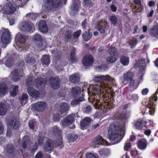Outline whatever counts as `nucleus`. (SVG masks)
Instances as JSON below:
<instances>
[{
	"label": "nucleus",
	"mask_w": 158,
	"mask_h": 158,
	"mask_svg": "<svg viewBox=\"0 0 158 158\" xmlns=\"http://www.w3.org/2000/svg\"><path fill=\"white\" fill-rule=\"evenodd\" d=\"M18 90V86L17 85H12L10 88V94L12 96H15L17 95Z\"/></svg>",
	"instance_id": "nucleus-41"
},
{
	"label": "nucleus",
	"mask_w": 158,
	"mask_h": 158,
	"mask_svg": "<svg viewBox=\"0 0 158 158\" xmlns=\"http://www.w3.org/2000/svg\"><path fill=\"white\" fill-rule=\"evenodd\" d=\"M104 141V139L100 135H98L94 139L93 143L95 144H99Z\"/></svg>",
	"instance_id": "nucleus-47"
},
{
	"label": "nucleus",
	"mask_w": 158,
	"mask_h": 158,
	"mask_svg": "<svg viewBox=\"0 0 158 158\" xmlns=\"http://www.w3.org/2000/svg\"><path fill=\"white\" fill-rule=\"evenodd\" d=\"M130 82L128 86L130 88H132V91L136 89L137 87V86L135 85V81L134 79L129 81Z\"/></svg>",
	"instance_id": "nucleus-51"
},
{
	"label": "nucleus",
	"mask_w": 158,
	"mask_h": 158,
	"mask_svg": "<svg viewBox=\"0 0 158 158\" xmlns=\"http://www.w3.org/2000/svg\"><path fill=\"white\" fill-rule=\"evenodd\" d=\"M33 39L36 45L39 47H40L43 45L42 42L43 39L40 35L36 34L33 37Z\"/></svg>",
	"instance_id": "nucleus-21"
},
{
	"label": "nucleus",
	"mask_w": 158,
	"mask_h": 158,
	"mask_svg": "<svg viewBox=\"0 0 158 158\" xmlns=\"http://www.w3.org/2000/svg\"><path fill=\"white\" fill-rule=\"evenodd\" d=\"M27 16L32 20H34L36 18V15L34 13H29L27 14Z\"/></svg>",
	"instance_id": "nucleus-58"
},
{
	"label": "nucleus",
	"mask_w": 158,
	"mask_h": 158,
	"mask_svg": "<svg viewBox=\"0 0 158 158\" xmlns=\"http://www.w3.org/2000/svg\"><path fill=\"white\" fill-rule=\"evenodd\" d=\"M92 35L89 31H85L82 34V37L84 41H87L90 40L92 37Z\"/></svg>",
	"instance_id": "nucleus-35"
},
{
	"label": "nucleus",
	"mask_w": 158,
	"mask_h": 158,
	"mask_svg": "<svg viewBox=\"0 0 158 158\" xmlns=\"http://www.w3.org/2000/svg\"><path fill=\"white\" fill-rule=\"evenodd\" d=\"M138 99L139 96L137 94H133L131 95V98L130 99L135 101H138Z\"/></svg>",
	"instance_id": "nucleus-60"
},
{
	"label": "nucleus",
	"mask_w": 158,
	"mask_h": 158,
	"mask_svg": "<svg viewBox=\"0 0 158 158\" xmlns=\"http://www.w3.org/2000/svg\"><path fill=\"white\" fill-rule=\"evenodd\" d=\"M72 31H67L65 34V39L67 42H70L72 40Z\"/></svg>",
	"instance_id": "nucleus-40"
},
{
	"label": "nucleus",
	"mask_w": 158,
	"mask_h": 158,
	"mask_svg": "<svg viewBox=\"0 0 158 158\" xmlns=\"http://www.w3.org/2000/svg\"><path fill=\"white\" fill-rule=\"evenodd\" d=\"M87 21L86 19L84 20L82 23L81 26L83 29L85 30L87 25Z\"/></svg>",
	"instance_id": "nucleus-63"
},
{
	"label": "nucleus",
	"mask_w": 158,
	"mask_h": 158,
	"mask_svg": "<svg viewBox=\"0 0 158 158\" xmlns=\"http://www.w3.org/2000/svg\"><path fill=\"white\" fill-rule=\"evenodd\" d=\"M131 146V144L130 143H125L124 147V149L126 151L128 150Z\"/></svg>",
	"instance_id": "nucleus-61"
},
{
	"label": "nucleus",
	"mask_w": 158,
	"mask_h": 158,
	"mask_svg": "<svg viewBox=\"0 0 158 158\" xmlns=\"http://www.w3.org/2000/svg\"><path fill=\"white\" fill-rule=\"evenodd\" d=\"M115 56H108L106 59V60L108 63H112L115 62L117 60Z\"/></svg>",
	"instance_id": "nucleus-52"
},
{
	"label": "nucleus",
	"mask_w": 158,
	"mask_h": 158,
	"mask_svg": "<svg viewBox=\"0 0 158 158\" xmlns=\"http://www.w3.org/2000/svg\"><path fill=\"white\" fill-rule=\"evenodd\" d=\"M69 109V106L66 103L64 102L60 106V118H63L66 115Z\"/></svg>",
	"instance_id": "nucleus-15"
},
{
	"label": "nucleus",
	"mask_w": 158,
	"mask_h": 158,
	"mask_svg": "<svg viewBox=\"0 0 158 158\" xmlns=\"http://www.w3.org/2000/svg\"><path fill=\"white\" fill-rule=\"evenodd\" d=\"M148 144V142L146 139H141L138 141L137 145L139 149L144 150L146 149Z\"/></svg>",
	"instance_id": "nucleus-18"
},
{
	"label": "nucleus",
	"mask_w": 158,
	"mask_h": 158,
	"mask_svg": "<svg viewBox=\"0 0 158 158\" xmlns=\"http://www.w3.org/2000/svg\"><path fill=\"white\" fill-rule=\"evenodd\" d=\"M19 28L20 30L24 32H28L35 29L33 24H29L26 22H23L21 23L19 26Z\"/></svg>",
	"instance_id": "nucleus-9"
},
{
	"label": "nucleus",
	"mask_w": 158,
	"mask_h": 158,
	"mask_svg": "<svg viewBox=\"0 0 158 158\" xmlns=\"http://www.w3.org/2000/svg\"><path fill=\"white\" fill-rule=\"evenodd\" d=\"M108 52L111 56H117L118 55V52L115 47L111 45L108 48Z\"/></svg>",
	"instance_id": "nucleus-34"
},
{
	"label": "nucleus",
	"mask_w": 158,
	"mask_h": 158,
	"mask_svg": "<svg viewBox=\"0 0 158 158\" xmlns=\"http://www.w3.org/2000/svg\"><path fill=\"white\" fill-rule=\"evenodd\" d=\"M86 156L87 158H96V156L92 153H87Z\"/></svg>",
	"instance_id": "nucleus-59"
},
{
	"label": "nucleus",
	"mask_w": 158,
	"mask_h": 158,
	"mask_svg": "<svg viewBox=\"0 0 158 158\" xmlns=\"http://www.w3.org/2000/svg\"><path fill=\"white\" fill-rule=\"evenodd\" d=\"M85 100L84 96L79 97V98L75 99H73L71 102V105L72 107H75L77 106L80 105L81 102L84 101Z\"/></svg>",
	"instance_id": "nucleus-26"
},
{
	"label": "nucleus",
	"mask_w": 158,
	"mask_h": 158,
	"mask_svg": "<svg viewBox=\"0 0 158 158\" xmlns=\"http://www.w3.org/2000/svg\"><path fill=\"white\" fill-rule=\"evenodd\" d=\"M7 148V152L9 153H12L15 151V149L12 145H8Z\"/></svg>",
	"instance_id": "nucleus-55"
},
{
	"label": "nucleus",
	"mask_w": 158,
	"mask_h": 158,
	"mask_svg": "<svg viewBox=\"0 0 158 158\" xmlns=\"http://www.w3.org/2000/svg\"><path fill=\"white\" fill-rule=\"evenodd\" d=\"M129 44L131 48H133L136 45L137 43V40H132L129 42Z\"/></svg>",
	"instance_id": "nucleus-54"
},
{
	"label": "nucleus",
	"mask_w": 158,
	"mask_h": 158,
	"mask_svg": "<svg viewBox=\"0 0 158 158\" xmlns=\"http://www.w3.org/2000/svg\"><path fill=\"white\" fill-rule=\"evenodd\" d=\"M55 142L52 141L51 140L49 139L46 141L44 145V150L49 153L51 152L54 147H58L59 144L55 145Z\"/></svg>",
	"instance_id": "nucleus-8"
},
{
	"label": "nucleus",
	"mask_w": 158,
	"mask_h": 158,
	"mask_svg": "<svg viewBox=\"0 0 158 158\" xmlns=\"http://www.w3.org/2000/svg\"><path fill=\"white\" fill-rule=\"evenodd\" d=\"M144 125L143 121L142 119H138L135 123V126L136 129H141Z\"/></svg>",
	"instance_id": "nucleus-43"
},
{
	"label": "nucleus",
	"mask_w": 158,
	"mask_h": 158,
	"mask_svg": "<svg viewBox=\"0 0 158 158\" xmlns=\"http://www.w3.org/2000/svg\"><path fill=\"white\" fill-rule=\"evenodd\" d=\"M92 110V107L89 105L87 106L84 109V111L87 114H89Z\"/></svg>",
	"instance_id": "nucleus-57"
},
{
	"label": "nucleus",
	"mask_w": 158,
	"mask_h": 158,
	"mask_svg": "<svg viewBox=\"0 0 158 158\" xmlns=\"http://www.w3.org/2000/svg\"><path fill=\"white\" fill-rule=\"evenodd\" d=\"M28 98V95L26 94L23 93L19 97V98L21 101H23L27 99Z\"/></svg>",
	"instance_id": "nucleus-56"
},
{
	"label": "nucleus",
	"mask_w": 158,
	"mask_h": 158,
	"mask_svg": "<svg viewBox=\"0 0 158 158\" xmlns=\"http://www.w3.org/2000/svg\"><path fill=\"white\" fill-rule=\"evenodd\" d=\"M68 139L69 142H74L78 138V135H77L69 134L68 135Z\"/></svg>",
	"instance_id": "nucleus-48"
},
{
	"label": "nucleus",
	"mask_w": 158,
	"mask_h": 158,
	"mask_svg": "<svg viewBox=\"0 0 158 158\" xmlns=\"http://www.w3.org/2000/svg\"><path fill=\"white\" fill-rule=\"evenodd\" d=\"M92 119L90 117H85L80 122V126L83 129H86L90 126Z\"/></svg>",
	"instance_id": "nucleus-19"
},
{
	"label": "nucleus",
	"mask_w": 158,
	"mask_h": 158,
	"mask_svg": "<svg viewBox=\"0 0 158 158\" xmlns=\"http://www.w3.org/2000/svg\"><path fill=\"white\" fill-rule=\"evenodd\" d=\"M108 66L106 64H101L97 67L96 68V70L98 72L105 71L107 70Z\"/></svg>",
	"instance_id": "nucleus-45"
},
{
	"label": "nucleus",
	"mask_w": 158,
	"mask_h": 158,
	"mask_svg": "<svg viewBox=\"0 0 158 158\" xmlns=\"http://www.w3.org/2000/svg\"><path fill=\"white\" fill-rule=\"evenodd\" d=\"M70 58L72 63H74L77 62L78 59L76 56V50L74 48L71 51L70 53Z\"/></svg>",
	"instance_id": "nucleus-29"
},
{
	"label": "nucleus",
	"mask_w": 158,
	"mask_h": 158,
	"mask_svg": "<svg viewBox=\"0 0 158 158\" xmlns=\"http://www.w3.org/2000/svg\"><path fill=\"white\" fill-rule=\"evenodd\" d=\"M59 4V0H46L43 5V6L49 9L52 7H57Z\"/></svg>",
	"instance_id": "nucleus-11"
},
{
	"label": "nucleus",
	"mask_w": 158,
	"mask_h": 158,
	"mask_svg": "<svg viewBox=\"0 0 158 158\" xmlns=\"http://www.w3.org/2000/svg\"><path fill=\"white\" fill-rule=\"evenodd\" d=\"M10 77L12 80L14 81H18L20 79V77L18 70H14L11 73Z\"/></svg>",
	"instance_id": "nucleus-31"
},
{
	"label": "nucleus",
	"mask_w": 158,
	"mask_h": 158,
	"mask_svg": "<svg viewBox=\"0 0 158 158\" xmlns=\"http://www.w3.org/2000/svg\"><path fill=\"white\" fill-rule=\"evenodd\" d=\"M98 97L99 98V96L98 95ZM93 103L96 109L102 110L106 114H107L108 111L110 110L111 106L110 104L107 102H105L104 104H102L99 99L96 98L95 95L94 97Z\"/></svg>",
	"instance_id": "nucleus-2"
},
{
	"label": "nucleus",
	"mask_w": 158,
	"mask_h": 158,
	"mask_svg": "<svg viewBox=\"0 0 158 158\" xmlns=\"http://www.w3.org/2000/svg\"><path fill=\"white\" fill-rule=\"evenodd\" d=\"M120 131L119 127L116 123H113L109 127L108 130V137L110 141L116 140L117 143L123 139V136L119 135Z\"/></svg>",
	"instance_id": "nucleus-1"
},
{
	"label": "nucleus",
	"mask_w": 158,
	"mask_h": 158,
	"mask_svg": "<svg viewBox=\"0 0 158 158\" xmlns=\"http://www.w3.org/2000/svg\"><path fill=\"white\" fill-rule=\"evenodd\" d=\"M53 119L54 121H58L59 119V115L58 114H55L53 115Z\"/></svg>",
	"instance_id": "nucleus-64"
},
{
	"label": "nucleus",
	"mask_w": 158,
	"mask_h": 158,
	"mask_svg": "<svg viewBox=\"0 0 158 158\" xmlns=\"http://www.w3.org/2000/svg\"><path fill=\"white\" fill-rule=\"evenodd\" d=\"M150 35L153 37H158V24L154 25L150 29Z\"/></svg>",
	"instance_id": "nucleus-28"
},
{
	"label": "nucleus",
	"mask_w": 158,
	"mask_h": 158,
	"mask_svg": "<svg viewBox=\"0 0 158 158\" xmlns=\"http://www.w3.org/2000/svg\"><path fill=\"white\" fill-rule=\"evenodd\" d=\"M109 19L114 26H116L117 24L118 19L115 15H113L110 16Z\"/></svg>",
	"instance_id": "nucleus-49"
},
{
	"label": "nucleus",
	"mask_w": 158,
	"mask_h": 158,
	"mask_svg": "<svg viewBox=\"0 0 158 158\" xmlns=\"http://www.w3.org/2000/svg\"><path fill=\"white\" fill-rule=\"evenodd\" d=\"M33 107L36 110L41 112L44 110L46 107V104L43 102H38L34 105Z\"/></svg>",
	"instance_id": "nucleus-17"
},
{
	"label": "nucleus",
	"mask_w": 158,
	"mask_h": 158,
	"mask_svg": "<svg viewBox=\"0 0 158 158\" xmlns=\"http://www.w3.org/2000/svg\"><path fill=\"white\" fill-rule=\"evenodd\" d=\"M38 27L40 31L43 33H46L48 31V27L44 20H42L39 22Z\"/></svg>",
	"instance_id": "nucleus-20"
},
{
	"label": "nucleus",
	"mask_w": 158,
	"mask_h": 158,
	"mask_svg": "<svg viewBox=\"0 0 158 158\" xmlns=\"http://www.w3.org/2000/svg\"><path fill=\"white\" fill-rule=\"evenodd\" d=\"M119 60L120 63L123 66H127L129 63V58L128 56H121Z\"/></svg>",
	"instance_id": "nucleus-30"
},
{
	"label": "nucleus",
	"mask_w": 158,
	"mask_h": 158,
	"mask_svg": "<svg viewBox=\"0 0 158 158\" xmlns=\"http://www.w3.org/2000/svg\"><path fill=\"white\" fill-rule=\"evenodd\" d=\"M7 90V87L5 83H2L0 84V94L2 95L5 94Z\"/></svg>",
	"instance_id": "nucleus-37"
},
{
	"label": "nucleus",
	"mask_w": 158,
	"mask_h": 158,
	"mask_svg": "<svg viewBox=\"0 0 158 158\" xmlns=\"http://www.w3.org/2000/svg\"><path fill=\"white\" fill-rule=\"evenodd\" d=\"M101 89L105 91L106 92L108 93L109 90L110 89V87L108 84L104 83H102L100 85H96L92 87V90L94 91L98 94L101 92Z\"/></svg>",
	"instance_id": "nucleus-6"
},
{
	"label": "nucleus",
	"mask_w": 158,
	"mask_h": 158,
	"mask_svg": "<svg viewBox=\"0 0 158 158\" xmlns=\"http://www.w3.org/2000/svg\"><path fill=\"white\" fill-rule=\"evenodd\" d=\"M17 37L19 43L23 44L26 41V37L25 35L22 34H19L17 35Z\"/></svg>",
	"instance_id": "nucleus-46"
},
{
	"label": "nucleus",
	"mask_w": 158,
	"mask_h": 158,
	"mask_svg": "<svg viewBox=\"0 0 158 158\" xmlns=\"http://www.w3.org/2000/svg\"><path fill=\"white\" fill-rule=\"evenodd\" d=\"M41 61L43 65H48L50 63L49 56L46 55H44L41 59Z\"/></svg>",
	"instance_id": "nucleus-39"
},
{
	"label": "nucleus",
	"mask_w": 158,
	"mask_h": 158,
	"mask_svg": "<svg viewBox=\"0 0 158 158\" xmlns=\"http://www.w3.org/2000/svg\"><path fill=\"white\" fill-rule=\"evenodd\" d=\"M83 4L84 6L85 7H91L93 6V3L91 0H84Z\"/></svg>",
	"instance_id": "nucleus-50"
},
{
	"label": "nucleus",
	"mask_w": 158,
	"mask_h": 158,
	"mask_svg": "<svg viewBox=\"0 0 158 158\" xmlns=\"http://www.w3.org/2000/svg\"><path fill=\"white\" fill-rule=\"evenodd\" d=\"M4 63L7 67H10L13 64V60L10 58L6 56L3 59Z\"/></svg>",
	"instance_id": "nucleus-36"
},
{
	"label": "nucleus",
	"mask_w": 158,
	"mask_h": 158,
	"mask_svg": "<svg viewBox=\"0 0 158 158\" xmlns=\"http://www.w3.org/2000/svg\"><path fill=\"white\" fill-rule=\"evenodd\" d=\"M69 78L70 81L73 84H77L79 83L80 80L79 74L77 73H74L70 75Z\"/></svg>",
	"instance_id": "nucleus-24"
},
{
	"label": "nucleus",
	"mask_w": 158,
	"mask_h": 158,
	"mask_svg": "<svg viewBox=\"0 0 158 158\" xmlns=\"http://www.w3.org/2000/svg\"><path fill=\"white\" fill-rule=\"evenodd\" d=\"M8 125L12 129H17L19 126V123L17 119L14 118L9 121Z\"/></svg>",
	"instance_id": "nucleus-22"
},
{
	"label": "nucleus",
	"mask_w": 158,
	"mask_h": 158,
	"mask_svg": "<svg viewBox=\"0 0 158 158\" xmlns=\"http://www.w3.org/2000/svg\"><path fill=\"white\" fill-rule=\"evenodd\" d=\"M157 97L156 96H154L152 99H150L148 102V105L146 106V109L149 110V114L151 115H153L155 111V106L154 102H156L157 100Z\"/></svg>",
	"instance_id": "nucleus-4"
},
{
	"label": "nucleus",
	"mask_w": 158,
	"mask_h": 158,
	"mask_svg": "<svg viewBox=\"0 0 158 158\" xmlns=\"http://www.w3.org/2000/svg\"><path fill=\"white\" fill-rule=\"evenodd\" d=\"M94 62V58L91 55L84 56L82 59V64L85 66H89L92 65Z\"/></svg>",
	"instance_id": "nucleus-12"
},
{
	"label": "nucleus",
	"mask_w": 158,
	"mask_h": 158,
	"mask_svg": "<svg viewBox=\"0 0 158 158\" xmlns=\"http://www.w3.org/2000/svg\"><path fill=\"white\" fill-rule=\"evenodd\" d=\"M134 77V74L133 72L130 71H128L127 73L123 74L124 80L127 81L132 80Z\"/></svg>",
	"instance_id": "nucleus-32"
},
{
	"label": "nucleus",
	"mask_w": 158,
	"mask_h": 158,
	"mask_svg": "<svg viewBox=\"0 0 158 158\" xmlns=\"http://www.w3.org/2000/svg\"><path fill=\"white\" fill-rule=\"evenodd\" d=\"M107 26L106 22L101 21L96 25L95 28L101 34H103L105 33Z\"/></svg>",
	"instance_id": "nucleus-13"
},
{
	"label": "nucleus",
	"mask_w": 158,
	"mask_h": 158,
	"mask_svg": "<svg viewBox=\"0 0 158 158\" xmlns=\"http://www.w3.org/2000/svg\"><path fill=\"white\" fill-rule=\"evenodd\" d=\"M81 33V30H78L74 32L73 34V38L74 39L78 38Z\"/></svg>",
	"instance_id": "nucleus-53"
},
{
	"label": "nucleus",
	"mask_w": 158,
	"mask_h": 158,
	"mask_svg": "<svg viewBox=\"0 0 158 158\" xmlns=\"http://www.w3.org/2000/svg\"><path fill=\"white\" fill-rule=\"evenodd\" d=\"M2 10L4 14L7 15L13 14L16 10L15 8L11 2L5 4Z\"/></svg>",
	"instance_id": "nucleus-7"
},
{
	"label": "nucleus",
	"mask_w": 158,
	"mask_h": 158,
	"mask_svg": "<svg viewBox=\"0 0 158 158\" xmlns=\"http://www.w3.org/2000/svg\"><path fill=\"white\" fill-rule=\"evenodd\" d=\"M25 60L27 63L31 64L34 63L35 61V59L30 54L26 55L25 56Z\"/></svg>",
	"instance_id": "nucleus-38"
},
{
	"label": "nucleus",
	"mask_w": 158,
	"mask_h": 158,
	"mask_svg": "<svg viewBox=\"0 0 158 158\" xmlns=\"http://www.w3.org/2000/svg\"><path fill=\"white\" fill-rule=\"evenodd\" d=\"M3 31L2 35L1 40L2 42L4 44H8L9 43L10 35L8 29L2 28Z\"/></svg>",
	"instance_id": "nucleus-14"
},
{
	"label": "nucleus",
	"mask_w": 158,
	"mask_h": 158,
	"mask_svg": "<svg viewBox=\"0 0 158 158\" xmlns=\"http://www.w3.org/2000/svg\"><path fill=\"white\" fill-rule=\"evenodd\" d=\"M30 143V141L29 137L25 136L22 140V147L23 148H25Z\"/></svg>",
	"instance_id": "nucleus-33"
},
{
	"label": "nucleus",
	"mask_w": 158,
	"mask_h": 158,
	"mask_svg": "<svg viewBox=\"0 0 158 158\" xmlns=\"http://www.w3.org/2000/svg\"><path fill=\"white\" fill-rule=\"evenodd\" d=\"M28 93L30 96L33 98H37L39 96V92L32 87H29L28 88Z\"/></svg>",
	"instance_id": "nucleus-27"
},
{
	"label": "nucleus",
	"mask_w": 158,
	"mask_h": 158,
	"mask_svg": "<svg viewBox=\"0 0 158 158\" xmlns=\"http://www.w3.org/2000/svg\"><path fill=\"white\" fill-rule=\"evenodd\" d=\"M74 118V114L73 113L69 114L67 117L64 118L63 120L61 121V125L63 126L70 125L73 122Z\"/></svg>",
	"instance_id": "nucleus-10"
},
{
	"label": "nucleus",
	"mask_w": 158,
	"mask_h": 158,
	"mask_svg": "<svg viewBox=\"0 0 158 158\" xmlns=\"http://www.w3.org/2000/svg\"><path fill=\"white\" fill-rule=\"evenodd\" d=\"M112 80V78L107 75L106 76L101 75L95 77L94 79V80L97 82H101L100 84H101L102 83H104L109 85L108 83H111Z\"/></svg>",
	"instance_id": "nucleus-5"
},
{
	"label": "nucleus",
	"mask_w": 158,
	"mask_h": 158,
	"mask_svg": "<svg viewBox=\"0 0 158 158\" xmlns=\"http://www.w3.org/2000/svg\"><path fill=\"white\" fill-rule=\"evenodd\" d=\"M99 154L102 156H104L106 155V152L107 151L106 149H101L99 151Z\"/></svg>",
	"instance_id": "nucleus-62"
},
{
	"label": "nucleus",
	"mask_w": 158,
	"mask_h": 158,
	"mask_svg": "<svg viewBox=\"0 0 158 158\" xmlns=\"http://www.w3.org/2000/svg\"><path fill=\"white\" fill-rule=\"evenodd\" d=\"M6 112V105L2 103H0V115H4Z\"/></svg>",
	"instance_id": "nucleus-44"
},
{
	"label": "nucleus",
	"mask_w": 158,
	"mask_h": 158,
	"mask_svg": "<svg viewBox=\"0 0 158 158\" xmlns=\"http://www.w3.org/2000/svg\"><path fill=\"white\" fill-rule=\"evenodd\" d=\"M79 2V0H74L73 3L71 5L70 9V14L71 15H75L78 11L79 6L78 4Z\"/></svg>",
	"instance_id": "nucleus-16"
},
{
	"label": "nucleus",
	"mask_w": 158,
	"mask_h": 158,
	"mask_svg": "<svg viewBox=\"0 0 158 158\" xmlns=\"http://www.w3.org/2000/svg\"><path fill=\"white\" fill-rule=\"evenodd\" d=\"M33 76L30 75L28 76L26 83L27 87L32 85L34 84L37 88H39L41 86L44 82L43 79L41 77L35 79L34 83L33 81Z\"/></svg>",
	"instance_id": "nucleus-3"
},
{
	"label": "nucleus",
	"mask_w": 158,
	"mask_h": 158,
	"mask_svg": "<svg viewBox=\"0 0 158 158\" xmlns=\"http://www.w3.org/2000/svg\"><path fill=\"white\" fill-rule=\"evenodd\" d=\"M81 87L75 86L73 88L71 89L72 95L73 98H76L81 94Z\"/></svg>",
	"instance_id": "nucleus-23"
},
{
	"label": "nucleus",
	"mask_w": 158,
	"mask_h": 158,
	"mask_svg": "<svg viewBox=\"0 0 158 158\" xmlns=\"http://www.w3.org/2000/svg\"><path fill=\"white\" fill-rule=\"evenodd\" d=\"M59 79L58 78L52 77L50 80L51 87L54 89H58L59 86Z\"/></svg>",
	"instance_id": "nucleus-25"
},
{
	"label": "nucleus",
	"mask_w": 158,
	"mask_h": 158,
	"mask_svg": "<svg viewBox=\"0 0 158 158\" xmlns=\"http://www.w3.org/2000/svg\"><path fill=\"white\" fill-rule=\"evenodd\" d=\"M130 112L126 111L125 112L118 115L117 117L118 119H126L129 117Z\"/></svg>",
	"instance_id": "nucleus-42"
}]
</instances>
